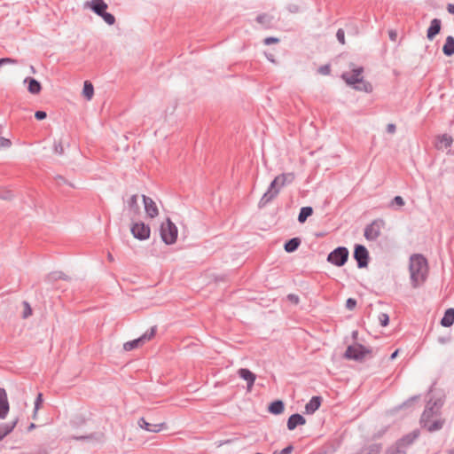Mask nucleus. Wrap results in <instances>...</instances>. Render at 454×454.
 <instances>
[{
	"label": "nucleus",
	"instance_id": "37998d69",
	"mask_svg": "<svg viewBox=\"0 0 454 454\" xmlns=\"http://www.w3.org/2000/svg\"><path fill=\"white\" fill-rule=\"evenodd\" d=\"M293 450V447L292 446H288L285 449H283L279 454H290Z\"/></svg>",
	"mask_w": 454,
	"mask_h": 454
},
{
	"label": "nucleus",
	"instance_id": "5701e85b",
	"mask_svg": "<svg viewBox=\"0 0 454 454\" xmlns=\"http://www.w3.org/2000/svg\"><path fill=\"white\" fill-rule=\"evenodd\" d=\"M454 323V309H448L441 320V325L444 327H450Z\"/></svg>",
	"mask_w": 454,
	"mask_h": 454
},
{
	"label": "nucleus",
	"instance_id": "72a5a7b5",
	"mask_svg": "<svg viewBox=\"0 0 454 454\" xmlns=\"http://www.w3.org/2000/svg\"><path fill=\"white\" fill-rule=\"evenodd\" d=\"M23 306H24L23 317L27 318V317L31 316L32 309L27 302H24Z\"/></svg>",
	"mask_w": 454,
	"mask_h": 454
},
{
	"label": "nucleus",
	"instance_id": "2eb2a0df",
	"mask_svg": "<svg viewBox=\"0 0 454 454\" xmlns=\"http://www.w3.org/2000/svg\"><path fill=\"white\" fill-rule=\"evenodd\" d=\"M239 376L247 381V391L250 392L254 384L256 376L250 370L247 368H241L238 371Z\"/></svg>",
	"mask_w": 454,
	"mask_h": 454
},
{
	"label": "nucleus",
	"instance_id": "4be33fe9",
	"mask_svg": "<svg viewBox=\"0 0 454 454\" xmlns=\"http://www.w3.org/2000/svg\"><path fill=\"white\" fill-rule=\"evenodd\" d=\"M17 424V420L10 423L0 424V441L3 440L7 434H9Z\"/></svg>",
	"mask_w": 454,
	"mask_h": 454
},
{
	"label": "nucleus",
	"instance_id": "c85d7f7f",
	"mask_svg": "<svg viewBox=\"0 0 454 454\" xmlns=\"http://www.w3.org/2000/svg\"><path fill=\"white\" fill-rule=\"evenodd\" d=\"M313 213V209L310 207H304L301 209V212L298 216V220L300 223H304L309 216H310Z\"/></svg>",
	"mask_w": 454,
	"mask_h": 454
},
{
	"label": "nucleus",
	"instance_id": "473e14b6",
	"mask_svg": "<svg viewBox=\"0 0 454 454\" xmlns=\"http://www.w3.org/2000/svg\"><path fill=\"white\" fill-rule=\"evenodd\" d=\"M379 321L382 326H387L389 322V317L387 314L382 313L379 316Z\"/></svg>",
	"mask_w": 454,
	"mask_h": 454
},
{
	"label": "nucleus",
	"instance_id": "6ab92c4d",
	"mask_svg": "<svg viewBox=\"0 0 454 454\" xmlns=\"http://www.w3.org/2000/svg\"><path fill=\"white\" fill-rule=\"evenodd\" d=\"M306 423L305 419L300 414L292 415L287 421V427L289 430H294L299 425H304Z\"/></svg>",
	"mask_w": 454,
	"mask_h": 454
},
{
	"label": "nucleus",
	"instance_id": "09e8293b",
	"mask_svg": "<svg viewBox=\"0 0 454 454\" xmlns=\"http://www.w3.org/2000/svg\"><path fill=\"white\" fill-rule=\"evenodd\" d=\"M107 259L109 260V262H114V256L112 255V254L108 253L107 254Z\"/></svg>",
	"mask_w": 454,
	"mask_h": 454
},
{
	"label": "nucleus",
	"instance_id": "1a4fd4ad",
	"mask_svg": "<svg viewBox=\"0 0 454 454\" xmlns=\"http://www.w3.org/2000/svg\"><path fill=\"white\" fill-rule=\"evenodd\" d=\"M369 353L370 351L364 346L356 343L348 347L345 357L348 359L362 360Z\"/></svg>",
	"mask_w": 454,
	"mask_h": 454
},
{
	"label": "nucleus",
	"instance_id": "b1692460",
	"mask_svg": "<svg viewBox=\"0 0 454 454\" xmlns=\"http://www.w3.org/2000/svg\"><path fill=\"white\" fill-rule=\"evenodd\" d=\"M137 200V195H132L128 200V208L133 215H137L139 214V205Z\"/></svg>",
	"mask_w": 454,
	"mask_h": 454
},
{
	"label": "nucleus",
	"instance_id": "393cba45",
	"mask_svg": "<svg viewBox=\"0 0 454 454\" xmlns=\"http://www.w3.org/2000/svg\"><path fill=\"white\" fill-rule=\"evenodd\" d=\"M442 51L446 56H451L454 54V38L449 35L446 38L445 43L442 47Z\"/></svg>",
	"mask_w": 454,
	"mask_h": 454
},
{
	"label": "nucleus",
	"instance_id": "ea45409f",
	"mask_svg": "<svg viewBox=\"0 0 454 454\" xmlns=\"http://www.w3.org/2000/svg\"><path fill=\"white\" fill-rule=\"evenodd\" d=\"M16 61L10 58L0 59V67L4 64H14Z\"/></svg>",
	"mask_w": 454,
	"mask_h": 454
},
{
	"label": "nucleus",
	"instance_id": "aec40b11",
	"mask_svg": "<svg viewBox=\"0 0 454 454\" xmlns=\"http://www.w3.org/2000/svg\"><path fill=\"white\" fill-rule=\"evenodd\" d=\"M24 82L27 83V90L31 94H38L42 90L40 82L34 78H26Z\"/></svg>",
	"mask_w": 454,
	"mask_h": 454
},
{
	"label": "nucleus",
	"instance_id": "0eeeda50",
	"mask_svg": "<svg viewBox=\"0 0 454 454\" xmlns=\"http://www.w3.org/2000/svg\"><path fill=\"white\" fill-rule=\"evenodd\" d=\"M348 258V250L346 247H340L328 254L327 261L338 267L345 264Z\"/></svg>",
	"mask_w": 454,
	"mask_h": 454
},
{
	"label": "nucleus",
	"instance_id": "f03ea898",
	"mask_svg": "<svg viewBox=\"0 0 454 454\" xmlns=\"http://www.w3.org/2000/svg\"><path fill=\"white\" fill-rule=\"evenodd\" d=\"M342 78L348 84L352 85L356 90L365 92H371L372 90V86L364 80L362 67L352 65L350 71L345 72L342 74Z\"/></svg>",
	"mask_w": 454,
	"mask_h": 454
},
{
	"label": "nucleus",
	"instance_id": "c756f323",
	"mask_svg": "<svg viewBox=\"0 0 454 454\" xmlns=\"http://www.w3.org/2000/svg\"><path fill=\"white\" fill-rule=\"evenodd\" d=\"M417 436H418V434L415 433L408 434L399 441V445H401V446L409 445L413 442V441L417 438Z\"/></svg>",
	"mask_w": 454,
	"mask_h": 454
},
{
	"label": "nucleus",
	"instance_id": "2f4dec72",
	"mask_svg": "<svg viewBox=\"0 0 454 454\" xmlns=\"http://www.w3.org/2000/svg\"><path fill=\"white\" fill-rule=\"evenodd\" d=\"M405 201L401 196H395L391 202V206L396 205L398 207H403Z\"/></svg>",
	"mask_w": 454,
	"mask_h": 454
},
{
	"label": "nucleus",
	"instance_id": "412c9836",
	"mask_svg": "<svg viewBox=\"0 0 454 454\" xmlns=\"http://www.w3.org/2000/svg\"><path fill=\"white\" fill-rule=\"evenodd\" d=\"M321 405V398L319 396H313L310 401L306 404L305 411L309 414L314 413Z\"/></svg>",
	"mask_w": 454,
	"mask_h": 454
},
{
	"label": "nucleus",
	"instance_id": "7c9ffc66",
	"mask_svg": "<svg viewBox=\"0 0 454 454\" xmlns=\"http://www.w3.org/2000/svg\"><path fill=\"white\" fill-rule=\"evenodd\" d=\"M12 145V141L9 138H5L0 135V150L8 149Z\"/></svg>",
	"mask_w": 454,
	"mask_h": 454
},
{
	"label": "nucleus",
	"instance_id": "58836bf2",
	"mask_svg": "<svg viewBox=\"0 0 454 454\" xmlns=\"http://www.w3.org/2000/svg\"><path fill=\"white\" fill-rule=\"evenodd\" d=\"M279 42V39L277 37H267L264 39V43L266 45L271 44V43H278Z\"/></svg>",
	"mask_w": 454,
	"mask_h": 454
},
{
	"label": "nucleus",
	"instance_id": "9d476101",
	"mask_svg": "<svg viewBox=\"0 0 454 454\" xmlns=\"http://www.w3.org/2000/svg\"><path fill=\"white\" fill-rule=\"evenodd\" d=\"M130 231L134 238L140 240H145L149 239L151 233L149 226L141 222L133 223L131 225Z\"/></svg>",
	"mask_w": 454,
	"mask_h": 454
},
{
	"label": "nucleus",
	"instance_id": "20e7f679",
	"mask_svg": "<svg viewBox=\"0 0 454 454\" xmlns=\"http://www.w3.org/2000/svg\"><path fill=\"white\" fill-rule=\"evenodd\" d=\"M86 7L90 8L95 13L103 18L108 25H114L115 18L111 13L106 12L107 4L103 0H91L85 4Z\"/></svg>",
	"mask_w": 454,
	"mask_h": 454
},
{
	"label": "nucleus",
	"instance_id": "423d86ee",
	"mask_svg": "<svg viewBox=\"0 0 454 454\" xmlns=\"http://www.w3.org/2000/svg\"><path fill=\"white\" fill-rule=\"evenodd\" d=\"M434 411L433 409L426 410L421 416V423L423 427L429 432L437 431L442 428L443 420L436 419L433 420Z\"/></svg>",
	"mask_w": 454,
	"mask_h": 454
},
{
	"label": "nucleus",
	"instance_id": "c9c22d12",
	"mask_svg": "<svg viewBox=\"0 0 454 454\" xmlns=\"http://www.w3.org/2000/svg\"><path fill=\"white\" fill-rule=\"evenodd\" d=\"M256 20L261 24H268L270 22V18L267 14H261L257 17Z\"/></svg>",
	"mask_w": 454,
	"mask_h": 454
},
{
	"label": "nucleus",
	"instance_id": "39448f33",
	"mask_svg": "<svg viewBox=\"0 0 454 454\" xmlns=\"http://www.w3.org/2000/svg\"><path fill=\"white\" fill-rule=\"evenodd\" d=\"M177 233L176 226L169 219H167L161 223L160 236L167 245H172L176 241Z\"/></svg>",
	"mask_w": 454,
	"mask_h": 454
},
{
	"label": "nucleus",
	"instance_id": "bb28decb",
	"mask_svg": "<svg viewBox=\"0 0 454 454\" xmlns=\"http://www.w3.org/2000/svg\"><path fill=\"white\" fill-rule=\"evenodd\" d=\"M269 411L272 414H281L284 411V403L282 401H275L269 406Z\"/></svg>",
	"mask_w": 454,
	"mask_h": 454
},
{
	"label": "nucleus",
	"instance_id": "dca6fc26",
	"mask_svg": "<svg viewBox=\"0 0 454 454\" xmlns=\"http://www.w3.org/2000/svg\"><path fill=\"white\" fill-rule=\"evenodd\" d=\"M442 23L439 19L432 20L429 27L427 31V37L428 40L432 41L436 35H438L441 31Z\"/></svg>",
	"mask_w": 454,
	"mask_h": 454
},
{
	"label": "nucleus",
	"instance_id": "f704fd0d",
	"mask_svg": "<svg viewBox=\"0 0 454 454\" xmlns=\"http://www.w3.org/2000/svg\"><path fill=\"white\" fill-rule=\"evenodd\" d=\"M336 36H337L338 41H339L341 44H345V32H344V30H343V29L340 28V29L337 31Z\"/></svg>",
	"mask_w": 454,
	"mask_h": 454
},
{
	"label": "nucleus",
	"instance_id": "4468645a",
	"mask_svg": "<svg viewBox=\"0 0 454 454\" xmlns=\"http://www.w3.org/2000/svg\"><path fill=\"white\" fill-rule=\"evenodd\" d=\"M143 201L146 215L150 218H154L159 215V209L155 202L149 197L143 195Z\"/></svg>",
	"mask_w": 454,
	"mask_h": 454
},
{
	"label": "nucleus",
	"instance_id": "a211bd4d",
	"mask_svg": "<svg viewBox=\"0 0 454 454\" xmlns=\"http://www.w3.org/2000/svg\"><path fill=\"white\" fill-rule=\"evenodd\" d=\"M453 143V139L451 137L448 135H442L437 138L436 148L439 150H446L449 149Z\"/></svg>",
	"mask_w": 454,
	"mask_h": 454
},
{
	"label": "nucleus",
	"instance_id": "cd10ccee",
	"mask_svg": "<svg viewBox=\"0 0 454 454\" xmlns=\"http://www.w3.org/2000/svg\"><path fill=\"white\" fill-rule=\"evenodd\" d=\"M300 243L299 239L294 238L285 244V250L288 253L294 252L298 248Z\"/></svg>",
	"mask_w": 454,
	"mask_h": 454
},
{
	"label": "nucleus",
	"instance_id": "ddd939ff",
	"mask_svg": "<svg viewBox=\"0 0 454 454\" xmlns=\"http://www.w3.org/2000/svg\"><path fill=\"white\" fill-rule=\"evenodd\" d=\"M354 257L358 262L360 268L367 265L368 252L364 246L358 245L355 248Z\"/></svg>",
	"mask_w": 454,
	"mask_h": 454
},
{
	"label": "nucleus",
	"instance_id": "f3484780",
	"mask_svg": "<svg viewBox=\"0 0 454 454\" xmlns=\"http://www.w3.org/2000/svg\"><path fill=\"white\" fill-rule=\"evenodd\" d=\"M9 408L7 394L4 388L0 387V419L6 417Z\"/></svg>",
	"mask_w": 454,
	"mask_h": 454
},
{
	"label": "nucleus",
	"instance_id": "7ed1b4c3",
	"mask_svg": "<svg viewBox=\"0 0 454 454\" xmlns=\"http://www.w3.org/2000/svg\"><path fill=\"white\" fill-rule=\"evenodd\" d=\"M294 174L292 172L282 173L277 176L271 182L268 191L264 193L262 200L268 202L274 199L279 193L281 188L291 184L294 180Z\"/></svg>",
	"mask_w": 454,
	"mask_h": 454
},
{
	"label": "nucleus",
	"instance_id": "a18cd8bd",
	"mask_svg": "<svg viewBox=\"0 0 454 454\" xmlns=\"http://www.w3.org/2000/svg\"><path fill=\"white\" fill-rule=\"evenodd\" d=\"M289 300L294 303H298L299 301V299L297 296L295 295H289Z\"/></svg>",
	"mask_w": 454,
	"mask_h": 454
},
{
	"label": "nucleus",
	"instance_id": "9b49d317",
	"mask_svg": "<svg viewBox=\"0 0 454 454\" xmlns=\"http://www.w3.org/2000/svg\"><path fill=\"white\" fill-rule=\"evenodd\" d=\"M383 223L380 221H374L368 225L364 231V236L369 240L376 239L381 233Z\"/></svg>",
	"mask_w": 454,
	"mask_h": 454
},
{
	"label": "nucleus",
	"instance_id": "a19ab883",
	"mask_svg": "<svg viewBox=\"0 0 454 454\" xmlns=\"http://www.w3.org/2000/svg\"><path fill=\"white\" fill-rule=\"evenodd\" d=\"M47 116L46 113L43 112V111H37L35 112V117L37 119V120H43L45 119Z\"/></svg>",
	"mask_w": 454,
	"mask_h": 454
},
{
	"label": "nucleus",
	"instance_id": "8fccbe9b",
	"mask_svg": "<svg viewBox=\"0 0 454 454\" xmlns=\"http://www.w3.org/2000/svg\"><path fill=\"white\" fill-rule=\"evenodd\" d=\"M395 36H396L395 33L390 32V37L392 40H395Z\"/></svg>",
	"mask_w": 454,
	"mask_h": 454
},
{
	"label": "nucleus",
	"instance_id": "c03bdc74",
	"mask_svg": "<svg viewBox=\"0 0 454 454\" xmlns=\"http://www.w3.org/2000/svg\"><path fill=\"white\" fill-rule=\"evenodd\" d=\"M447 10L450 13L454 14V4H448Z\"/></svg>",
	"mask_w": 454,
	"mask_h": 454
},
{
	"label": "nucleus",
	"instance_id": "4c0bfd02",
	"mask_svg": "<svg viewBox=\"0 0 454 454\" xmlns=\"http://www.w3.org/2000/svg\"><path fill=\"white\" fill-rule=\"evenodd\" d=\"M318 72L323 75H328L331 72V68L329 65L322 66L318 68Z\"/></svg>",
	"mask_w": 454,
	"mask_h": 454
},
{
	"label": "nucleus",
	"instance_id": "f257e3e1",
	"mask_svg": "<svg viewBox=\"0 0 454 454\" xmlns=\"http://www.w3.org/2000/svg\"><path fill=\"white\" fill-rule=\"evenodd\" d=\"M409 272L411 285L414 288L422 285L428 275V263L427 259L419 254H412L409 262Z\"/></svg>",
	"mask_w": 454,
	"mask_h": 454
},
{
	"label": "nucleus",
	"instance_id": "f8f14e48",
	"mask_svg": "<svg viewBox=\"0 0 454 454\" xmlns=\"http://www.w3.org/2000/svg\"><path fill=\"white\" fill-rule=\"evenodd\" d=\"M138 425L144 430L152 432V433H159L162 430L167 429V425L165 423H159V424L149 423L144 419H140L138 420Z\"/></svg>",
	"mask_w": 454,
	"mask_h": 454
},
{
	"label": "nucleus",
	"instance_id": "6e6552de",
	"mask_svg": "<svg viewBox=\"0 0 454 454\" xmlns=\"http://www.w3.org/2000/svg\"><path fill=\"white\" fill-rule=\"evenodd\" d=\"M155 332V327H153L149 332H146L141 337L130 341H127L123 345L124 350L131 351L135 348L142 347L145 342L151 340L154 337Z\"/></svg>",
	"mask_w": 454,
	"mask_h": 454
},
{
	"label": "nucleus",
	"instance_id": "79ce46f5",
	"mask_svg": "<svg viewBox=\"0 0 454 454\" xmlns=\"http://www.w3.org/2000/svg\"><path fill=\"white\" fill-rule=\"evenodd\" d=\"M42 394H39L37 398H36V401H35V411H37L39 409V406L42 403Z\"/></svg>",
	"mask_w": 454,
	"mask_h": 454
},
{
	"label": "nucleus",
	"instance_id": "49530a36",
	"mask_svg": "<svg viewBox=\"0 0 454 454\" xmlns=\"http://www.w3.org/2000/svg\"><path fill=\"white\" fill-rule=\"evenodd\" d=\"M395 125H393V124H389V125L387 126V131H388L389 133H394V132H395Z\"/></svg>",
	"mask_w": 454,
	"mask_h": 454
},
{
	"label": "nucleus",
	"instance_id": "de8ad7c7",
	"mask_svg": "<svg viewBox=\"0 0 454 454\" xmlns=\"http://www.w3.org/2000/svg\"><path fill=\"white\" fill-rule=\"evenodd\" d=\"M398 356V349H396L390 356V359H395Z\"/></svg>",
	"mask_w": 454,
	"mask_h": 454
},
{
	"label": "nucleus",
	"instance_id": "e433bc0d",
	"mask_svg": "<svg viewBox=\"0 0 454 454\" xmlns=\"http://www.w3.org/2000/svg\"><path fill=\"white\" fill-rule=\"evenodd\" d=\"M356 305V301L353 298H348L346 301V308L349 310H353Z\"/></svg>",
	"mask_w": 454,
	"mask_h": 454
},
{
	"label": "nucleus",
	"instance_id": "a878e982",
	"mask_svg": "<svg viewBox=\"0 0 454 454\" xmlns=\"http://www.w3.org/2000/svg\"><path fill=\"white\" fill-rule=\"evenodd\" d=\"M82 95L87 100H90L94 95V87L89 81H85L83 84Z\"/></svg>",
	"mask_w": 454,
	"mask_h": 454
}]
</instances>
